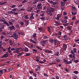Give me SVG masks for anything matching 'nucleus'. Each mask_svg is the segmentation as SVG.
Instances as JSON below:
<instances>
[{"label":"nucleus","mask_w":79,"mask_h":79,"mask_svg":"<svg viewBox=\"0 0 79 79\" xmlns=\"http://www.w3.org/2000/svg\"><path fill=\"white\" fill-rule=\"evenodd\" d=\"M13 37V38L15 39H16L18 37V34H16V33H14L13 35L10 36V37Z\"/></svg>","instance_id":"obj_1"},{"label":"nucleus","mask_w":79,"mask_h":79,"mask_svg":"<svg viewBox=\"0 0 79 79\" xmlns=\"http://www.w3.org/2000/svg\"><path fill=\"white\" fill-rule=\"evenodd\" d=\"M54 45H60V42L56 40H54Z\"/></svg>","instance_id":"obj_2"},{"label":"nucleus","mask_w":79,"mask_h":79,"mask_svg":"<svg viewBox=\"0 0 79 79\" xmlns=\"http://www.w3.org/2000/svg\"><path fill=\"white\" fill-rule=\"evenodd\" d=\"M37 9H38V10H42V9L43 8L42 6V4H38L37 5Z\"/></svg>","instance_id":"obj_3"},{"label":"nucleus","mask_w":79,"mask_h":79,"mask_svg":"<svg viewBox=\"0 0 79 79\" xmlns=\"http://www.w3.org/2000/svg\"><path fill=\"white\" fill-rule=\"evenodd\" d=\"M21 49H22V48L20 47L19 48H16V51H13V53H18L19 52V51H18L20 50Z\"/></svg>","instance_id":"obj_4"},{"label":"nucleus","mask_w":79,"mask_h":79,"mask_svg":"<svg viewBox=\"0 0 79 79\" xmlns=\"http://www.w3.org/2000/svg\"><path fill=\"white\" fill-rule=\"evenodd\" d=\"M63 60L64 61V62L66 63V64H71V63H72V61H68L66 60L65 59H64Z\"/></svg>","instance_id":"obj_5"},{"label":"nucleus","mask_w":79,"mask_h":79,"mask_svg":"<svg viewBox=\"0 0 79 79\" xmlns=\"http://www.w3.org/2000/svg\"><path fill=\"white\" fill-rule=\"evenodd\" d=\"M8 56V54L6 53L3 55L1 57L2 58H7Z\"/></svg>","instance_id":"obj_6"},{"label":"nucleus","mask_w":79,"mask_h":79,"mask_svg":"<svg viewBox=\"0 0 79 79\" xmlns=\"http://www.w3.org/2000/svg\"><path fill=\"white\" fill-rule=\"evenodd\" d=\"M34 13H31V16L30 17L31 19H34Z\"/></svg>","instance_id":"obj_7"},{"label":"nucleus","mask_w":79,"mask_h":79,"mask_svg":"<svg viewBox=\"0 0 79 79\" xmlns=\"http://www.w3.org/2000/svg\"><path fill=\"white\" fill-rule=\"evenodd\" d=\"M70 53L72 54H73V58H75V53H74V51H73V50H71V51L70 52Z\"/></svg>","instance_id":"obj_8"},{"label":"nucleus","mask_w":79,"mask_h":79,"mask_svg":"<svg viewBox=\"0 0 79 79\" xmlns=\"http://www.w3.org/2000/svg\"><path fill=\"white\" fill-rule=\"evenodd\" d=\"M9 29H10V31H12V30L15 29V26H12L11 27H9Z\"/></svg>","instance_id":"obj_9"},{"label":"nucleus","mask_w":79,"mask_h":79,"mask_svg":"<svg viewBox=\"0 0 79 79\" xmlns=\"http://www.w3.org/2000/svg\"><path fill=\"white\" fill-rule=\"evenodd\" d=\"M63 48H63V50H66V49L67 48V45L66 44H64L63 46Z\"/></svg>","instance_id":"obj_10"},{"label":"nucleus","mask_w":79,"mask_h":79,"mask_svg":"<svg viewBox=\"0 0 79 79\" xmlns=\"http://www.w3.org/2000/svg\"><path fill=\"white\" fill-rule=\"evenodd\" d=\"M46 43H47L46 41L45 40L43 41L41 43L42 45V46H44V45H45V44Z\"/></svg>","instance_id":"obj_11"},{"label":"nucleus","mask_w":79,"mask_h":79,"mask_svg":"<svg viewBox=\"0 0 79 79\" xmlns=\"http://www.w3.org/2000/svg\"><path fill=\"white\" fill-rule=\"evenodd\" d=\"M72 11L74 12L76 11V8L73 6L72 7Z\"/></svg>","instance_id":"obj_12"},{"label":"nucleus","mask_w":79,"mask_h":79,"mask_svg":"<svg viewBox=\"0 0 79 79\" xmlns=\"http://www.w3.org/2000/svg\"><path fill=\"white\" fill-rule=\"evenodd\" d=\"M55 60L56 62H58V63H60L61 61V60L59 59L58 58H56Z\"/></svg>","instance_id":"obj_13"},{"label":"nucleus","mask_w":79,"mask_h":79,"mask_svg":"<svg viewBox=\"0 0 79 79\" xmlns=\"http://www.w3.org/2000/svg\"><path fill=\"white\" fill-rule=\"evenodd\" d=\"M30 40L33 44H37V42L34 41V40H33L32 39H30Z\"/></svg>","instance_id":"obj_14"},{"label":"nucleus","mask_w":79,"mask_h":79,"mask_svg":"<svg viewBox=\"0 0 79 79\" xmlns=\"http://www.w3.org/2000/svg\"><path fill=\"white\" fill-rule=\"evenodd\" d=\"M54 10H55V9L53 8H51L50 9V12L51 13H53L54 11Z\"/></svg>","instance_id":"obj_15"},{"label":"nucleus","mask_w":79,"mask_h":79,"mask_svg":"<svg viewBox=\"0 0 79 79\" xmlns=\"http://www.w3.org/2000/svg\"><path fill=\"white\" fill-rule=\"evenodd\" d=\"M37 34H36V33H34V34H33V38L32 37H31V39H32V38H35V37H37Z\"/></svg>","instance_id":"obj_16"},{"label":"nucleus","mask_w":79,"mask_h":79,"mask_svg":"<svg viewBox=\"0 0 79 79\" xmlns=\"http://www.w3.org/2000/svg\"><path fill=\"white\" fill-rule=\"evenodd\" d=\"M60 6H64V5H65L66 4L65 3H64L63 2L61 1L60 2Z\"/></svg>","instance_id":"obj_17"},{"label":"nucleus","mask_w":79,"mask_h":79,"mask_svg":"<svg viewBox=\"0 0 79 79\" xmlns=\"http://www.w3.org/2000/svg\"><path fill=\"white\" fill-rule=\"evenodd\" d=\"M24 18L25 19H28L29 18V16H28V15H26L24 17Z\"/></svg>","instance_id":"obj_18"},{"label":"nucleus","mask_w":79,"mask_h":79,"mask_svg":"<svg viewBox=\"0 0 79 79\" xmlns=\"http://www.w3.org/2000/svg\"><path fill=\"white\" fill-rule=\"evenodd\" d=\"M59 53V52H57L56 53L54 54V56H59L60 55Z\"/></svg>","instance_id":"obj_19"},{"label":"nucleus","mask_w":79,"mask_h":79,"mask_svg":"<svg viewBox=\"0 0 79 79\" xmlns=\"http://www.w3.org/2000/svg\"><path fill=\"white\" fill-rule=\"evenodd\" d=\"M31 54V53H27L25 55V56H30Z\"/></svg>","instance_id":"obj_20"},{"label":"nucleus","mask_w":79,"mask_h":79,"mask_svg":"<svg viewBox=\"0 0 79 79\" xmlns=\"http://www.w3.org/2000/svg\"><path fill=\"white\" fill-rule=\"evenodd\" d=\"M12 51H14V50H16V48H11L10 49Z\"/></svg>","instance_id":"obj_21"},{"label":"nucleus","mask_w":79,"mask_h":79,"mask_svg":"<svg viewBox=\"0 0 79 79\" xmlns=\"http://www.w3.org/2000/svg\"><path fill=\"white\" fill-rule=\"evenodd\" d=\"M24 51L25 52H28V51H29V49H28V48H25V50H24Z\"/></svg>","instance_id":"obj_22"},{"label":"nucleus","mask_w":79,"mask_h":79,"mask_svg":"<svg viewBox=\"0 0 79 79\" xmlns=\"http://www.w3.org/2000/svg\"><path fill=\"white\" fill-rule=\"evenodd\" d=\"M48 31L49 32H51V31H52V30L50 29V27H48Z\"/></svg>","instance_id":"obj_23"},{"label":"nucleus","mask_w":79,"mask_h":79,"mask_svg":"<svg viewBox=\"0 0 79 79\" xmlns=\"http://www.w3.org/2000/svg\"><path fill=\"white\" fill-rule=\"evenodd\" d=\"M73 73L75 74H77L79 73V72L77 71H75L73 72Z\"/></svg>","instance_id":"obj_24"},{"label":"nucleus","mask_w":79,"mask_h":79,"mask_svg":"<svg viewBox=\"0 0 79 79\" xmlns=\"http://www.w3.org/2000/svg\"><path fill=\"white\" fill-rule=\"evenodd\" d=\"M76 12H77V11H76V12H71L72 14V15H76V14H77V13H76Z\"/></svg>","instance_id":"obj_25"},{"label":"nucleus","mask_w":79,"mask_h":79,"mask_svg":"<svg viewBox=\"0 0 79 79\" xmlns=\"http://www.w3.org/2000/svg\"><path fill=\"white\" fill-rule=\"evenodd\" d=\"M73 51L75 53H76L77 52V49L76 48H73Z\"/></svg>","instance_id":"obj_26"},{"label":"nucleus","mask_w":79,"mask_h":79,"mask_svg":"<svg viewBox=\"0 0 79 79\" xmlns=\"http://www.w3.org/2000/svg\"><path fill=\"white\" fill-rule=\"evenodd\" d=\"M61 34H62V32L61 31H60L57 33V34L58 35H61Z\"/></svg>","instance_id":"obj_27"},{"label":"nucleus","mask_w":79,"mask_h":79,"mask_svg":"<svg viewBox=\"0 0 79 79\" xmlns=\"http://www.w3.org/2000/svg\"><path fill=\"white\" fill-rule=\"evenodd\" d=\"M54 40H50L49 42H50V43H53L54 42Z\"/></svg>","instance_id":"obj_28"},{"label":"nucleus","mask_w":79,"mask_h":79,"mask_svg":"<svg viewBox=\"0 0 79 79\" xmlns=\"http://www.w3.org/2000/svg\"><path fill=\"white\" fill-rule=\"evenodd\" d=\"M25 21L27 25L29 24V21H28L25 20Z\"/></svg>","instance_id":"obj_29"},{"label":"nucleus","mask_w":79,"mask_h":79,"mask_svg":"<svg viewBox=\"0 0 79 79\" xmlns=\"http://www.w3.org/2000/svg\"><path fill=\"white\" fill-rule=\"evenodd\" d=\"M56 4H58V2H54L53 3V5H56Z\"/></svg>","instance_id":"obj_30"},{"label":"nucleus","mask_w":79,"mask_h":79,"mask_svg":"<svg viewBox=\"0 0 79 79\" xmlns=\"http://www.w3.org/2000/svg\"><path fill=\"white\" fill-rule=\"evenodd\" d=\"M61 35H58L57 36V39H60V38H61Z\"/></svg>","instance_id":"obj_31"},{"label":"nucleus","mask_w":79,"mask_h":79,"mask_svg":"<svg viewBox=\"0 0 79 79\" xmlns=\"http://www.w3.org/2000/svg\"><path fill=\"white\" fill-rule=\"evenodd\" d=\"M0 74H3V70L2 69L0 70Z\"/></svg>","instance_id":"obj_32"},{"label":"nucleus","mask_w":79,"mask_h":79,"mask_svg":"<svg viewBox=\"0 0 79 79\" xmlns=\"http://www.w3.org/2000/svg\"><path fill=\"white\" fill-rule=\"evenodd\" d=\"M40 9H39L38 10H37L36 11V13H40Z\"/></svg>","instance_id":"obj_33"},{"label":"nucleus","mask_w":79,"mask_h":79,"mask_svg":"<svg viewBox=\"0 0 79 79\" xmlns=\"http://www.w3.org/2000/svg\"><path fill=\"white\" fill-rule=\"evenodd\" d=\"M8 13L9 14H12V13H13V12L12 11H8Z\"/></svg>","instance_id":"obj_34"},{"label":"nucleus","mask_w":79,"mask_h":79,"mask_svg":"<svg viewBox=\"0 0 79 79\" xmlns=\"http://www.w3.org/2000/svg\"><path fill=\"white\" fill-rule=\"evenodd\" d=\"M19 25L18 24H16L15 27L17 28V29H18L19 27Z\"/></svg>","instance_id":"obj_35"},{"label":"nucleus","mask_w":79,"mask_h":79,"mask_svg":"<svg viewBox=\"0 0 79 79\" xmlns=\"http://www.w3.org/2000/svg\"><path fill=\"white\" fill-rule=\"evenodd\" d=\"M5 26V25L4 24H3L2 26H1V28L2 29H4V26Z\"/></svg>","instance_id":"obj_36"},{"label":"nucleus","mask_w":79,"mask_h":79,"mask_svg":"<svg viewBox=\"0 0 79 79\" xmlns=\"http://www.w3.org/2000/svg\"><path fill=\"white\" fill-rule=\"evenodd\" d=\"M56 23V26H58V25H60V23H58V22L55 21Z\"/></svg>","instance_id":"obj_37"},{"label":"nucleus","mask_w":79,"mask_h":79,"mask_svg":"<svg viewBox=\"0 0 79 79\" xmlns=\"http://www.w3.org/2000/svg\"><path fill=\"white\" fill-rule=\"evenodd\" d=\"M28 12H32V9H30L29 10H28Z\"/></svg>","instance_id":"obj_38"},{"label":"nucleus","mask_w":79,"mask_h":79,"mask_svg":"<svg viewBox=\"0 0 79 79\" xmlns=\"http://www.w3.org/2000/svg\"><path fill=\"white\" fill-rule=\"evenodd\" d=\"M73 54H71L69 55V56L70 58H72V57L73 58Z\"/></svg>","instance_id":"obj_39"},{"label":"nucleus","mask_w":79,"mask_h":79,"mask_svg":"<svg viewBox=\"0 0 79 79\" xmlns=\"http://www.w3.org/2000/svg\"><path fill=\"white\" fill-rule=\"evenodd\" d=\"M68 0H62L63 2H64V3H65L66 4V2H67Z\"/></svg>","instance_id":"obj_40"},{"label":"nucleus","mask_w":79,"mask_h":79,"mask_svg":"<svg viewBox=\"0 0 79 79\" xmlns=\"http://www.w3.org/2000/svg\"><path fill=\"white\" fill-rule=\"evenodd\" d=\"M47 13L48 14H50L51 12H50V10H48L47 11Z\"/></svg>","instance_id":"obj_41"},{"label":"nucleus","mask_w":79,"mask_h":79,"mask_svg":"<svg viewBox=\"0 0 79 79\" xmlns=\"http://www.w3.org/2000/svg\"><path fill=\"white\" fill-rule=\"evenodd\" d=\"M26 2H27V1L26 0H24L22 2V3L23 4H24V3Z\"/></svg>","instance_id":"obj_42"},{"label":"nucleus","mask_w":79,"mask_h":79,"mask_svg":"<svg viewBox=\"0 0 79 79\" xmlns=\"http://www.w3.org/2000/svg\"><path fill=\"white\" fill-rule=\"evenodd\" d=\"M17 10V8H16L15 9H12V11L14 12V11H16Z\"/></svg>","instance_id":"obj_43"},{"label":"nucleus","mask_w":79,"mask_h":79,"mask_svg":"<svg viewBox=\"0 0 79 79\" xmlns=\"http://www.w3.org/2000/svg\"><path fill=\"white\" fill-rule=\"evenodd\" d=\"M75 19H76V17H73L72 18V20L73 21H74V20H75Z\"/></svg>","instance_id":"obj_44"},{"label":"nucleus","mask_w":79,"mask_h":79,"mask_svg":"<svg viewBox=\"0 0 79 79\" xmlns=\"http://www.w3.org/2000/svg\"><path fill=\"white\" fill-rule=\"evenodd\" d=\"M68 17H67L66 16H64V19H65V20L67 19H68Z\"/></svg>","instance_id":"obj_45"},{"label":"nucleus","mask_w":79,"mask_h":79,"mask_svg":"<svg viewBox=\"0 0 79 79\" xmlns=\"http://www.w3.org/2000/svg\"><path fill=\"white\" fill-rule=\"evenodd\" d=\"M1 48H2V50H3V51L4 52H5V51H6V49H4V48H3V47H1Z\"/></svg>","instance_id":"obj_46"},{"label":"nucleus","mask_w":79,"mask_h":79,"mask_svg":"<svg viewBox=\"0 0 79 79\" xmlns=\"http://www.w3.org/2000/svg\"><path fill=\"white\" fill-rule=\"evenodd\" d=\"M68 24H69V23H67L66 24H64V26H68Z\"/></svg>","instance_id":"obj_47"},{"label":"nucleus","mask_w":79,"mask_h":79,"mask_svg":"<svg viewBox=\"0 0 79 79\" xmlns=\"http://www.w3.org/2000/svg\"><path fill=\"white\" fill-rule=\"evenodd\" d=\"M73 62H75V63H78V62H79V60H74Z\"/></svg>","instance_id":"obj_48"},{"label":"nucleus","mask_w":79,"mask_h":79,"mask_svg":"<svg viewBox=\"0 0 79 79\" xmlns=\"http://www.w3.org/2000/svg\"><path fill=\"white\" fill-rule=\"evenodd\" d=\"M67 29H69V31H71V27H67Z\"/></svg>","instance_id":"obj_49"},{"label":"nucleus","mask_w":79,"mask_h":79,"mask_svg":"<svg viewBox=\"0 0 79 79\" xmlns=\"http://www.w3.org/2000/svg\"><path fill=\"white\" fill-rule=\"evenodd\" d=\"M39 63H41V64H42L44 63V62L43 61H39Z\"/></svg>","instance_id":"obj_50"},{"label":"nucleus","mask_w":79,"mask_h":79,"mask_svg":"<svg viewBox=\"0 0 79 79\" xmlns=\"http://www.w3.org/2000/svg\"><path fill=\"white\" fill-rule=\"evenodd\" d=\"M78 23H79V21L77 20V21H76V22H75V24H77Z\"/></svg>","instance_id":"obj_51"},{"label":"nucleus","mask_w":79,"mask_h":79,"mask_svg":"<svg viewBox=\"0 0 79 79\" xmlns=\"http://www.w3.org/2000/svg\"><path fill=\"white\" fill-rule=\"evenodd\" d=\"M44 76L45 77H48V76L47 75V74L46 73H44Z\"/></svg>","instance_id":"obj_52"},{"label":"nucleus","mask_w":79,"mask_h":79,"mask_svg":"<svg viewBox=\"0 0 79 79\" xmlns=\"http://www.w3.org/2000/svg\"><path fill=\"white\" fill-rule=\"evenodd\" d=\"M16 5H14L11 6V8H15V7H16Z\"/></svg>","instance_id":"obj_53"},{"label":"nucleus","mask_w":79,"mask_h":79,"mask_svg":"<svg viewBox=\"0 0 79 79\" xmlns=\"http://www.w3.org/2000/svg\"><path fill=\"white\" fill-rule=\"evenodd\" d=\"M33 76H35V77H36L37 76V74H36L35 73H34L33 74Z\"/></svg>","instance_id":"obj_54"},{"label":"nucleus","mask_w":79,"mask_h":79,"mask_svg":"<svg viewBox=\"0 0 79 79\" xmlns=\"http://www.w3.org/2000/svg\"><path fill=\"white\" fill-rule=\"evenodd\" d=\"M34 46V45H31L29 46V47L30 48H33V46Z\"/></svg>","instance_id":"obj_55"},{"label":"nucleus","mask_w":79,"mask_h":79,"mask_svg":"<svg viewBox=\"0 0 79 79\" xmlns=\"http://www.w3.org/2000/svg\"><path fill=\"white\" fill-rule=\"evenodd\" d=\"M56 64V62H53V63H52L50 64L52 65V64Z\"/></svg>","instance_id":"obj_56"},{"label":"nucleus","mask_w":79,"mask_h":79,"mask_svg":"<svg viewBox=\"0 0 79 79\" xmlns=\"http://www.w3.org/2000/svg\"><path fill=\"white\" fill-rule=\"evenodd\" d=\"M7 49L8 50H10V49H11V47H10V46H9V47Z\"/></svg>","instance_id":"obj_57"},{"label":"nucleus","mask_w":79,"mask_h":79,"mask_svg":"<svg viewBox=\"0 0 79 79\" xmlns=\"http://www.w3.org/2000/svg\"><path fill=\"white\" fill-rule=\"evenodd\" d=\"M20 24L22 26H23V25H24V23L23 22H21L20 23Z\"/></svg>","instance_id":"obj_58"},{"label":"nucleus","mask_w":79,"mask_h":79,"mask_svg":"<svg viewBox=\"0 0 79 79\" xmlns=\"http://www.w3.org/2000/svg\"><path fill=\"white\" fill-rule=\"evenodd\" d=\"M63 15H64V16H66V15H67V13L65 12H64V13Z\"/></svg>","instance_id":"obj_59"},{"label":"nucleus","mask_w":79,"mask_h":79,"mask_svg":"<svg viewBox=\"0 0 79 79\" xmlns=\"http://www.w3.org/2000/svg\"><path fill=\"white\" fill-rule=\"evenodd\" d=\"M9 71H12L13 70V68H10L8 69Z\"/></svg>","instance_id":"obj_60"},{"label":"nucleus","mask_w":79,"mask_h":79,"mask_svg":"<svg viewBox=\"0 0 79 79\" xmlns=\"http://www.w3.org/2000/svg\"><path fill=\"white\" fill-rule=\"evenodd\" d=\"M19 34H20V35H24V34L23 32L20 33Z\"/></svg>","instance_id":"obj_61"},{"label":"nucleus","mask_w":79,"mask_h":79,"mask_svg":"<svg viewBox=\"0 0 79 79\" xmlns=\"http://www.w3.org/2000/svg\"><path fill=\"white\" fill-rule=\"evenodd\" d=\"M9 24L10 25H13V23L11 22H9Z\"/></svg>","instance_id":"obj_62"},{"label":"nucleus","mask_w":79,"mask_h":79,"mask_svg":"<svg viewBox=\"0 0 79 79\" xmlns=\"http://www.w3.org/2000/svg\"><path fill=\"white\" fill-rule=\"evenodd\" d=\"M40 16H44V14H41Z\"/></svg>","instance_id":"obj_63"},{"label":"nucleus","mask_w":79,"mask_h":79,"mask_svg":"<svg viewBox=\"0 0 79 79\" xmlns=\"http://www.w3.org/2000/svg\"><path fill=\"white\" fill-rule=\"evenodd\" d=\"M57 16H58V17H59L60 18V17H61V15L60 14H58L57 15Z\"/></svg>","instance_id":"obj_64"}]
</instances>
